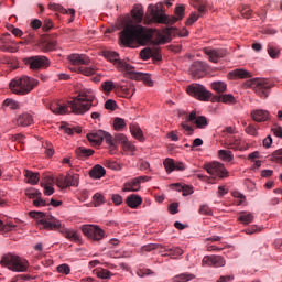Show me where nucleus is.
<instances>
[{
    "instance_id": "obj_18",
    "label": "nucleus",
    "mask_w": 282,
    "mask_h": 282,
    "mask_svg": "<svg viewBox=\"0 0 282 282\" xmlns=\"http://www.w3.org/2000/svg\"><path fill=\"white\" fill-rule=\"evenodd\" d=\"M251 118L254 122H268L270 112L264 109H254L251 111Z\"/></svg>"
},
{
    "instance_id": "obj_1",
    "label": "nucleus",
    "mask_w": 282,
    "mask_h": 282,
    "mask_svg": "<svg viewBox=\"0 0 282 282\" xmlns=\"http://www.w3.org/2000/svg\"><path fill=\"white\" fill-rule=\"evenodd\" d=\"M120 41L122 45L131 47V45H147L153 39V31L140 24H127L120 32Z\"/></svg>"
},
{
    "instance_id": "obj_57",
    "label": "nucleus",
    "mask_w": 282,
    "mask_h": 282,
    "mask_svg": "<svg viewBox=\"0 0 282 282\" xmlns=\"http://www.w3.org/2000/svg\"><path fill=\"white\" fill-rule=\"evenodd\" d=\"M272 160L276 162V164H282V149L275 150L272 153Z\"/></svg>"
},
{
    "instance_id": "obj_26",
    "label": "nucleus",
    "mask_w": 282,
    "mask_h": 282,
    "mask_svg": "<svg viewBox=\"0 0 282 282\" xmlns=\"http://www.w3.org/2000/svg\"><path fill=\"white\" fill-rule=\"evenodd\" d=\"M140 56L143 61H149L151 56H155V58L160 59V48H143Z\"/></svg>"
},
{
    "instance_id": "obj_47",
    "label": "nucleus",
    "mask_w": 282,
    "mask_h": 282,
    "mask_svg": "<svg viewBox=\"0 0 282 282\" xmlns=\"http://www.w3.org/2000/svg\"><path fill=\"white\" fill-rule=\"evenodd\" d=\"M163 165L166 173H173L175 171V160L173 159H165Z\"/></svg>"
},
{
    "instance_id": "obj_49",
    "label": "nucleus",
    "mask_w": 282,
    "mask_h": 282,
    "mask_svg": "<svg viewBox=\"0 0 282 282\" xmlns=\"http://www.w3.org/2000/svg\"><path fill=\"white\" fill-rule=\"evenodd\" d=\"M101 89L105 94H110L116 89V85H113V82L107 80L101 84Z\"/></svg>"
},
{
    "instance_id": "obj_19",
    "label": "nucleus",
    "mask_w": 282,
    "mask_h": 282,
    "mask_svg": "<svg viewBox=\"0 0 282 282\" xmlns=\"http://www.w3.org/2000/svg\"><path fill=\"white\" fill-rule=\"evenodd\" d=\"M68 61L73 64V65H89V63H91V59H89V56L85 55V54H70L68 56Z\"/></svg>"
},
{
    "instance_id": "obj_23",
    "label": "nucleus",
    "mask_w": 282,
    "mask_h": 282,
    "mask_svg": "<svg viewBox=\"0 0 282 282\" xmlns=\"http://www.w3.org/2000/svg\"><path fill=\"white\" fill-rule=\"evenodd\" d=\"M225 143L228 149H234V151H241V138L239 135L227 138Z\"/></svg>"
},
{
    "instance_id": "obj_50",
    "label": "nucleus",
    "mask_w": 282,
    "mask_h": 282,
    "mask_svg": "<svg viewBox=\"0 0 282 282\" xmlns=\"http://www.w3.org/2000/svg\"><path fill=\"white\" fill-rule=\"evenodd\" d=\"M175 186H176L177 191H182L184 196L193 195V187L192 186H188V185L182 186V184H180V183H176Z\"/></svg>"
},
{
    "instance_id": "obj_37",
    "label": "nucleus",
    "mask_w": 282,
    "mask_h": 282,
    "mask_svg": "<svg viewBox=\"0 0 282 282\" xmlns=\"http://www.w3.org/2000/svg\"><path fill=\"white\" fill-rule=\"evenodd\" d=\"M65 180H66V187L78 186V181L80 180V176L78 174H67L65 176Z\"/></svg>"
},
{
    "instance_id": "obj_60",
    "label": "nucleus",
    "mask_w": 282,
    "mask_h": 282,
    "mask_svg": "<svg viewBox=\"0 0 282 282\" xmlns=\"http://www.w3.org/2000/svg\"><path fill=\"white\" fill-rule=\"evenodd\" d=\"M242 232H246V235H254L256 232H261V228L257 225H252L245 229Z\"/></svg>"
},
{
    "instance_id": "obj_28",
    "label": "nucleus",
    "mask_w": 282,
    "mask_h": 282,
    "mask_svg": "<svg viewBox=\"0 0 282 282\" xmlns=\"http://www.w3.org/2000/svg\"><path fill=\"white\" fill-rule=\"evenodd\" d=\"M238 221H240V224H243V226H248V224H252V221H254V214L250 212H240L238 216Z\"/></svg>"
},
{
    "instance_id": "obj_62",
    "label": "nucleus",
    "mask_w": 282,
    "mask_h": 282,
    "mask_svg": "<svg viewBox=\"0 0 282 282\" xmlns=\"http://www.w3.org/2000/svg\"><path fill=\"white\" fill-rule=\"evenodd\" d=\"M246 133H248V135H253V137H257L259 135V131H257V127L252 126V124H249L247 128H246Z\"/></svg>"
},
{
    "instance_id": "obj_17",
    "label": "nucleus",
    "mask_w": 282,
    "mask_h": 282,
    "mask_svg": "<svg viewBox=\"0 0 282 282\" xmlns=\"http://www.w3.org/2000/svg\"><path fill=\"white\" fill-rule=\"evenodd\" d=\"M87 140L93 147H100L105 140V131L96 130L87 134Z\"/></svg>"
},
{
    "instance_id": "obj_40",
    "label": "nucleus",
    "mask_w": 282,
    "mask_h": 282,
    "mask_svg": "<svg viewBox=\"0 0 282 282\" xmlns=\"http://www.w3.org/2000/svg\"><path fill=\"white\" fill-rule=\"evenodd\" d=\"M267 52L270 58H278L281 55V51L272 44H268Z\"/></svg>"
},
{
    "instance_id": "obj_54",
    "label": "nucleus",
    "mask_w": 282,
    "mask_h": 282,
    "mask_svg": "<svg viewBox=\"0 0 282 282\" xmlns=\"http://www.w3.org/2000/svg\"><path fill=\"white\" fill-rule=\"evenodd\" d=\"M199 215H207L213 217V209L208 205H200L198 209Z\"/></svg>"
},
{
    "instance_id": "obj_4",
    "label": "nucleus",
    "mask_w": 282,
    "mask_h": 282,
    "mask_svg": "<svg viewBox=\"0 0 282 282\" xmlns=\"http://www.w3.org/2000/svg\"><path fill=\"white\" fill-rule=\"evenodd\" d=\"M185 7L184 4H178L175 8V14L176 17H172L169 18L166 14L160 12V10H158V7L150 4L148 7V12L150 14V17L152 18V20L155 23H165L166 25H173V23H177V21H182V19H184V12H185Z\"/></svg>"
},
{
    "instance_id": "obj_45",
    "label": "nucleus",
    "mask_w": 282,
    "mask_h": 282,
    "mask_svg": "<svg viewBox=\"0 0 282 282\" xmlns=\"http://www.w3.org/2000/svg\"><path fill=\"white\" fill-rule=\"evenodd\" d=\"M96 72H97L96 66H90V67L80 66L78 68V73L83 74L84 76H94V74H96Z\"/></svg>"
},
{
    "instance_id": "obj_6",
    "label": "nucleus",
    "mask_w": 282,
    "mask_h": 282,
    "mask_svg": "<svg viewBox=\"0 0 282 282\" xmlns=\"http://www.w3.org/2000/svg\"><path fill=\"white\" fill-rule=\"evenodd\" d=\"M34 87H39L37 79L22 76L20 78L12 79L10 83V89L13 94L18 96H25L34 89Z\"/></svg>"
},
{
    "instance_id": "obj_9",
    "label": "nucleus",
    "mask_w": 282,
    "mask_h": 282,
    "mask_svg": "<svg viewBox=\"0 0 282 282\" xmlns=\"http://www.w3.org/2000/svg\"><path fill=\"white\" fill-rule=\"evenodd\" d=\"M205 171L212 175L214 180H224L228 177V170L226 166L219 162H212L205 164Z\"/></svg>"
},
{
    "instance_id": "obj_58",
    "label": "nucleus",
    "mask_w": 282,
    "mask_h": 282,
    "mask_svg": "<svg viewBox=\"0 0 282 282\" xmlns=\"http://www.w3.org/2000/svg\"><path fill=\"white\" fill-rule=\"evenodd\" d=\"M33 206H36V208H41V206H50L47 200L43 199V196H40L33 200Z\"/></svg>"
},
{
    "instance_id": "obj_10",
    "label": "nucleus",
    "mask_w": 282,
    "mask_h": 282,
    "mask_svg": "<svg viewBox=\"0 0 282 282\" xmlns=\"http://www.w3.org/2000/svg\"><path fill=\"white\" fill-rule=\"evenodd\" d=\"M25 63L29 65L32 72H39V69H47L50 66V59L43 55L28 57Z\"/></svg>"
},
{
    "instance_id": "obj_63",
    "label": "nucleus",
    "mask_w": 282,
    "mask_h": 282,
    "mask_svg": "<svg viewBox=\"0 0 282 282\" xmlns=\"http://www.w3.org/2000/svg\"><path fill=\"white\" fill-rule=\"evenodd\" d=\"M123 151H129L130 153H133L135 151V145L133 143L126 141L122 145Z\"/></svg>"
},
{
    "instance_id": "obj_5",
    "label": "nucleus",
    "mask_w": 282,
    "mask_h": 282,
    "mask_svg": "<svg viewBox=\"0 0 282 282\" xmlns=\"http://www.w3.org/2000/svg\"><path fill=\"white\" fill-rule=\"evenodd\" d=\"M0 264L3 268H8L11 272H28L30 262L17 254L6 253L0 260Z\"/></svg>"
},
{
    "instance_id": "obj_36",
    "label": "nucleus",
    "mask_w": 282,
    "mask_h": 282,
    "mask_svg": "<svg viewBox=\"0 0 282 282\" xmlns=\"http://www.w3.org/2000/svg\"><path fill=\"white\" fill-rule=\"evenodd\" d=\"M95 274L96 276H98V279H105V280H109L111 279V276H113V273H111V271L102 268L96 269Z\"/></svg>"
},
{
    "instance_id": "obj_25",
    "label": "nucleus",
    "mask_w": 282,
    "mask_h": 282,
    "mask_svg": "<svg viewBox=\"0 0 282 282\" xmlns=\"http://www.w3.org/2000/svg\"><path fill=\"white\" fill-rule=\"evenodd\" d=\"M107 171L105 170V167H102V165H95L90 171H89V175L90 177H93V180H100L102 177H105Z\"/></svg>"
},
{
    "instance_id": "obj_3",
    "label": "nucleus",
    "mask_w": 282,
    "mask_h": 282,
    "mask_svg": "<svg viewBox=\"0 0 282 282\" xmlns=\"http://www.w3.org/2000/svg\"><path fill=\"white\" fill-rule=\"evenodd\" d=\"M68 105L76 116H83L87 113L91 109V107H96L98 105V100H96V95L91 89H82L77 97L73 98V100L68 101Z\"/></svg>"
},
{
    "instance_id": "obj_31",
    "label": "nucleus",
    "mask_w": 282,
    "mask_h": 282,
    "mask_svg": "<svg viewBox=\"0 0 282 282\" xmlns=\"http://www.w3.org/2000/svg\"><path fill=\"white\" fill-rule=\"evenodd\" d=\"M213 102H224L225 105H230L235 102V96L231 94L214 96Z\"/></svg>"
},
{
    "instance_id": "obj_35",
    "label": "nucleus",
    "mask_w": 282,
    "mask_h": 282,
    "mask_svg": "<svg viewBox=\"0 0 282 282\" xmlns=\"http://www.w3.org/2000/svg\"><path fill=\"white\" fill-rule=\"evenodd\" d=\"M230 74L231 76H234V78H251L252 77V74H250V72L241 68H237L232 70Z\"/></svg>"
},
{
    "instance_id": "obj_48",
    "label": "nucleus",
    "mask_w": 282,
    "mask_h": 282,
    "mask_svg": "<svg viewBox=\"0 0 282 282\" xmlns=\"http://www.w3.org/2000/svg\"><path fill=\"white\" fill-rule=\"evenodd\" d=\"M61 129L64 130V133H66L67 135H74V132L75 133H82L83 130L80 128H75V127H69L67 124L65 126H61Z\"/></svg>"
},
{
    "instance_id": "obj_44",
    "label": "nucleus",
    "mask_w": 282,
    "mask_h": 282,
    "mask_svg": "<svg viewBox=\"0 0 282 282\" xmlns=\"http://www.w3.org/2000/svg\"><path fill=\"white\" fill-rule=\"evenodd\" d=\"M127 127V122L122 118H115L113 119V129L115 131H122Z\"/></svg>"
},
{
    "instance_id": "obj_11",
    "label": "nucleus",
    "mask_w": 282,
    "mask_h": 282,
    "mask_svg": "<svg viewBox=\"0 0 282 282\" xmlns=\"http://www.w3.org/2000/svg\"><path fill=\"white\" fill-rule=\"evenodd\" d=\"M104 56L107 61L113 63L119 72H131V65L127 64L124 61H120V55L117 52L106 51L104 52Z\"/></svg>"
},
{
    "instance_id": "obj_59",
    "label": "nucleus",
    "mask_w": 282,
    "mask_h": 282,
    "mask_svg": "<svg viewBox=\"0 0 282 282\" xmlns=\"http://www.w3.org/2000/svg\"><path fill=\"white\" fill-rule=\"evenodd\" d=\"M57 272H59V274H69V272H72V269L69 268V264H59L57 267Z\"/></svg>"
},
{
    "instance_id": "obj_51",
    "label": "nucleus",
    "mask_w": 282,
    "mask_h": 282,
    "mask_svg": "<svg viewBox=\"0 0 282 282\" xmlns=\"http://www.w3.org/2000/svg\"><path fill=\"white\" fill-rule=\"evenodd\" d=\"M218 155L220 160H224L225 162H232V152L230 151L220 150L218 151Z\"/></svg>"
},
{
    "instance_id": "obj_61",
    "label": "nucleus",
    "mask_w": 282,
    "mask_h": 282,
    "mask_svg": "<svg viewBox=\"0 0 282 282\" xmlns=\"http://www.w3.org/2000/svg\"><path fill=\"white\" fill-rule=\"evenodd\" d=\"M93 199L95 202V206H100V204H105V196H102L101 194H95L93 196Z\"/></svg>"
},
{
    "instance_id": "obj_30",
    "label": "nucleus",
    "mask_w": 282,
    "mask_h": 282,
    "mask_svg": "<svg viewBox=\"0 0 282 282\" xmlns=\"http://www.w3.org/2000/svg\"><path fill=\"white\" fill-rule=\"evenodd\" d=\"M75 153L79 160H87V158H91L94 150L87 149L85 147H79L75 150Z\"/></svg>"
},
{
    "instance_id": "obj_27",
    "label": "nucleus",
    "mask_w": 282,
    "mask_h": 282,
    "mask_svg": "<svg viewBox=\"0 0 282 282\" xmlns=\"http://www.w3.org/2000/svg\"><path fill=\"white\" fill-rule=\"evenodd\" d=\"M17 122L19 127H30L34 122V118L30 113H22L18 117Z\"/></svg>"
},
{
    "instance_id": "obj_7",
    "label": "nucleus",
    "mask_w": 282,
    "mask_h": 282,
    "mask_svg": "<svg viewBox=\"0 0 282 282\" xmlns=\"http://www.w3.org/2000/svg\"><path fill=\"white\" fill-rule=\"evenodd\" d=\"M247 87L253 89V91L260 96V98H268L272 85L265 79H250L246 83Z\"/></svg>"
},
{
    "instance_id": "obj_39",
    "label": "nucleus",
    "mask_w": 282,
    "mask_h": 282,
    "mask_svg": "<svg viewBox=\"0 0 282 282\" xmlns=\"http://www.w3.org/2000/svg\"><path fill=\"white\" fill-rule=\"evenodd\" d=\"M132 17L137 23H142V19L144 18V9L137 7L132 11Z\"/></svg>"
},
{
    "instance_id": "obj_41",
    "label": "nucleus",
    "mask_w": 282,
    "mask_h": 282,
    "mask_svg": "<svg viewBox=\"0 0 282 282\" xmlns=\"http://www.w3.org/2000/svg\"><path fill=\"white\" fill-rule=\"evenodd\" d=\"M212 89L217 91V94H224V91L227 89V85L224 82H214L212 83Z\"/></svg>"
},
{
    "instance_id": "obj_13",
    "label": "nucleus",
    "mask_w": 282,
    "mask_h": 282,
    "mask_svg": "<svg viewBox=\"0 0 282 282\" xmlns=\"http://www.w3.org/2000/svg\"><path fill=\"white\" fill-rule=\"evenodd\" d=\"M203 52L208 56L210 63H219L220 58H226L228 55V51L226 48L205 47Z\"/></svg>"
},
{
    "instance_id": "obj_64",
    "label": "nucleus",
    "mask_w": 282,
    "mask_h": 282,
    "mask_svg": "<svg viewBox=\"0 0 282 282\" xmlns=\"http://www.w3.org/2000/svg\"><path fill=\"white\" fill-rule=\"evenodd\" d=\"M105 109H110V111L116 110V100L109 99L105 102Z\"/></svg>"
},
{
    "instance_id": "obj_24",
    "label": "nucleus",
    "mask_w": 282,
    "mask_h": 282,
    "mask_svg": "<svg viewBox=\"0 0 282 282\" xmlns=\"http://www.w3.org/2000/svg\"><path fill=\"white\" fill-rule=\"evenodd\" d=\"M164 252L163 257H171V259H177V257H182V254H184V250L180 247H164Z\"/></svg>"
},
{
    "instance_id": "obj_55",
    "label": "nucleus",
    "mask_w": 282,
    "mask_h": 282,
    "mask_svg": "<svg viewBox=\"0 0 282 282\" xmlns=\"http://www.w3.org/2000/svg\"><path fill=\"white\" fill-rule=\"evenodd\" d=\"M127 141H128L127 135H124V134H122V133L116 134V135H115L116 149H118V144L123 145Z\"/></svg>"
},
{
    "instance_id": "obj_15",
    "label": "nucleus",
    "mask_w": 282,
    "mask_h": 282,
    "mask_svg": "<svg viewBox=\"0 0 282 282\" xmlns=\"http://www.w3.org/2000/svg\"><path fill=\"white\" fill-rule=\"evenodd\" d=\"M127 74L129 78L132 80H143L145 85H153V80H151V75L144 73L135 72V67L131 66V70H128Z\"/></svg>"
},
{
    "instance_id": "obj_32",
    "label": "nucleus",
    "mask_w": 282,
    "mask_h": 282,
    "mask_svg": "<svg viewBox=\"0 0 282 282\" xmlns=\"http://www.w3.org/2000/svg\"><path fill=\"white\" fill-rule=\"evenodd\" d=\"M130 132L135 140H139V142H144V133L142 132V129H140V126L130 124Z\"/></svg>"
},
{
    "instance_id": "obj_2",
    "label": "nucleus",
    "mask_w": 282,
    "mask_h": 282,
    "mask_svg": "<svg viewBox=\"0 0 282 282\" xmlns=\"http://www.w3.org/2000/svg\"><path fill=\"white\" fill-rule=\"evenodd\" d=\"M29 215L33 217V219H37L39 226L42 228L46 230H59L69 241H80V235L76 230L63 228L61 220L54 218L52 215L43 212H30Z\"/></svg>"
},
{
    "instance_id": "obj_56",
    "label": "nucleus",
    "mask_w": 282,
    "mask_h": 282,
    "mask_svg": "<svg viewBox=\"0 0 282 282\" xmlns=\"http://www.w3.org/2000/svg\"><path fill=\"white\" fill-rule=\"evenodd\" d=\"M104 140L109 144V147H111V149H116V140L109 132H105Z\"/></svg>"
},
{
    "instance_id": "obj_22",
    "label": "nucleus",
    "mask_w": 282,
    "mask_h": 282,
    "mask_svg": "<svg viewBox=\"0 0 282 282\" xmlns=\"http://www.w3.org/2000/svg\"><path fill=\"white\" fill-rule=\"evenodd\" d=\"M48 109L50 111H52V113H56L58 116H63L64 113H67V111H69V108L66 105L58 104L56 101L51 102L48 105Z\"/></svg>"
},
{
    "instance_id": "obj_29",
    "label": "nucleus",
    "mask_w": 282,
    "mask_h": 282,
    "mask_svg": "<svg viewBox=\"0 0 282 282\" xmlns=\"http://www.w3.org/2000/svg\"><path fill=\"white\" fill-rule=\"evenodd\" d=\"M126 203L129 206V208H138V206L142 204V197L132 194L127 197Z\"/></svg>"
},
{
    "instance_id": "obj_43",
    "label": "nucleus",
    "mask_w": 282,
    "mask_h": 282,
    "mask_svg": "<svg viewBox=\"0 0 282 282\" xmlns=\"http://www.w3.org/2000/svg\"><path fill=\"white\" fill-rule=\"evenodd\" d=\"M25 195L29 197V199H37V197H43V194L41 193V191L36 189V188H29L25 191Z\"/></svg>"
},
{
    "instance_id": "obj_46",
    "label": "nucleus",
    "mask_w": 282,
    "mask_h": 282,
    "mask_svg": "<svg viewBox=\"0 0 282 282\" xmlns=\"http://www.w3.org/2000/svg\"><path fill=\"white\" fill-rule=\"evenodd\" d=\"M53 10H56L57 12H62V14H70L73 18L76 15V10L63 8L61 4H53Z\"/></svg>"
},
{
    "instance_id": "obj_34",
    "label": "nucleus",
    "mask_w": 282,
    "mask_h": 282,
    "mask_svg": "<svg viewBox=\"0 0 282 282\" xmlns=\"http://www.w3.org/2000/svg\"><path fill=\"white\" fill-rule=\"evenodd\" d=\"M24 176L28 180V184H32L33 186L35 184H39V173H34L30 170L24 171Z\"/></svg>"
},
{
    "instance_id": "obj_12",
    "label": "nucleus",
    "mask_w": 282,
    "mask_h": 282,
    "mask_svg": "<svg viewBox=\"0 0 282 282\" xmlns=\"http://www.w3.org/2000/svg\"><path fill=\"white\" fill-rule=\"evenodd\" d=\"M82 231L86 237H88V239H91L93 241H100L101 239H105V230L96 225L84 226Z\"/></svg>"
},
{
    "instance_id": "obj_53",
    "label": "nucleus",
    "mask_w": 282,
    "mask_h": 282,
    "mask_svg": "<svg viewBox=\"0 0 282 282\" xmlns=\"http://www.w3.org/2000/svg\"><path fill=\"white\" fill-rule=\"evenodd\" d=\"M0 230H2L3 232H12V230H17V225L12 223L3 225V221L0 220Z\"/></svg>"
},
{
    "instance_id": "obj_42",
    "label": "nucleus",
    "mask_w": 282,
    "mask_h": 282,
    "mask_svg": "<svg viewBox=\"0 0 282 282\" xmlns=\"http://www.w3.org/2000/svg\"><path fill=\"white\" fill-rule=\"evenodd\" d=\"M3 106L8 107L11 110H17V109H21V104H19V101L14 100V99H6L3 101Z\"/></svg>"
},
{
    "instance_id": "obj_38",
    "label": "nucleus",
    "mask_w": 282,
    "mask_h": 282,
    "mask_svg": "<svg viewBox=\"0 0 282 282\" xmlns=\"http://www.w3.org/2000/svg\"><path fill=\"white\" fill-rule=\"evenodd\" d=\"M193 279H195V275L192 273H181L176 276L173 278L174 282H188V281H193Z\"/></svg>"
},
{
    "instance_id": "obj_14",
    "label": "nucleus",
    "mask_w": 282,
    "mask_h": 282,
    "mask_svg": "<svg viewBox=\"0 0 282 282\" xmlns=\"http://www.w3.org/2000/svg\"><path fill=\"white\" fill-rule=\"evenodd\" d=\"M203 265H213L214 268H224L226 260L220 256H205L202 261Z\"/></svg>"
},
{
    "instance_id": "obj_16",
    "label": "nucleus",
    "mask_w": 282,
    "mask_h": 282,
    "mask_svg": "<svg viewBox=\"0 0 282 282\" xmlns=\"http://www.w3.org/2000/svg\"><path fill=\"white\" fill-rule=\"evenodd\" d=\"M189 74L194 78H203L204 74H206V63L199 61L194 62L189 68Z\"/></svg>"
},
{
    "instance_id": "obj_8",
    "label": "nucleus",
    "mask_w": 282,
    "mask_h": 282,
    "mask_svg": "<svg viewBox=\"0 0 282 282\" xmlns=\"http://www.w3.org/2000/svg\"><path fill=\"white\" fill-rule=\"evenodd\" d=\"M186 93L188 96H192L193 98H197V100H210L213 97V93L206 90V88L203 85L199 84H192L187 86Z\"/></svg>"
},
{
    "instance_id": "obj_21",
    "label": "nucleus",
    "mask_w": 282,
    "mask_h": 282,
    "mask_svg": "<svg viewBox=\"0 0 282 282\" xmlns=\"http://www.w3.org/2000/svg\"><path fill=\"white\" fill-rule=\"evenodd\" d=\"M39 47L42 52H52L53 50H56V41L50 37H44L41 40Z\"/></svg>"
},
{
    "instance_id": "obj_33",
    "label": "nucleus",
    "mask_w": 282,
    "mask_h": 282,
    "mask_svg": "<svg viewBox=\"0 0 282 282\" xmlns=\"http://www.w3.org/2000/svg\"><path fill=\"white\" fill-rule=\"evenodd\" d=\"M123 191L126 193H129V192L135 193V192L140 191V180L134 178L131 182L126 183Z\"/></svg>"
},
{
    "instance_id": "obj_20",
    "label": "nucleus",
    "mask_w": 282,
    "mask_h": 282,
    "mask_svg": "<svg viewBox=\"0 0 282 282\" xmlns=\"http://www.w3.org/2000/svg\"><path fill=\"white\" fill-rule=\"evenodd\" d=\"M117 91L122 98H132L135 94V86H133V84L119 86Z\"/></svg>"
},
{
    "instance_id": "obj_52",
    "label": "nucleus",
    "mask_w": 282,
    "mask_h": 282,
    "mask_svg": "<svg viewBox=\"0 0 282 282\" xmlns=\"http://www.w3.org/2000/svg\"><path fill=\"white\" fill-rule=\"evenodd\" d=\"M195 124L197 129H206V127H208V120L206 119V117L199 116L197 117Z\"/></svg>"
}]
</instances>
